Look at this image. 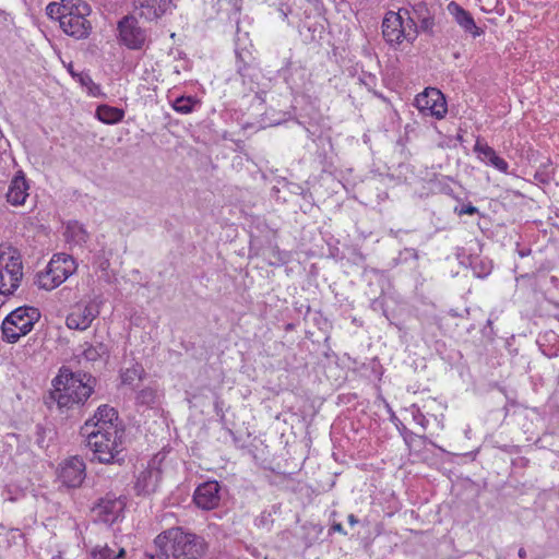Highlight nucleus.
Returning <instances> with one entry per match:
<instances>
[{
    "label": "nucleus",
    "instance_id": "5",
    "mask_svg": "<svg viewBox=\"0 0 559 559\" xmlns=\"http://www.w3.org/2000/svg\"><path fill=\"white\" fill-rule=\"evenodd\" d=\"M381 28L383 39L393 49H397L403 41L413 44L418 37L417 25L412 20L406 21L402 9L386 12Z\"/></svg>",
    "mask_w": 559,
    "mask_h": 559
},
{
    "label": "nucleus",
    "instance_id": "2",
    "mask_svg": "<svg viewBox=\"0 0 559 559\" xmlns=\"http://www.w3.org/2000/svg\"><path fill=\"white\" fill-rule=\"evenodd\" d=\"M96 379L86 372H72L62 367L52 380L51 399L59 408H72L84 404L93 394Z\"/></svg>",
    "mask_w": 559,
    "mask_h": 559
},
{
    "label": "nucleus",
    "instance_id": "12",
    "mask_svg": "<svg viewBox=\"0 0 559 559\" xmlns=\"http://www.w3.org/2000/svg\"><path fill=\"white\" fill-rule=\"evenodd\" d=\"M124 507L126 501L122 497H116L112 493H107L95 504L93 513L96 521L106 525H111L122 516Z\"/></svg>",
    "mask_w": 559,
    "mask_h": 559
},
{
    "label": "nucleus",
    "instance_id": "31",
    "mask_svg": "<svg viewBox=\"0 0 559 559\" xmlns=\"http://www.w3.org/2000/svg\"><path fill=\"white\" fill-rule=\"evenodd\" d=\"M406 411L411 414L413 420L417 425H419L423 428V430L425 431L428 427L429 421L426 418V416L424 415V413L421 412L420 407L416 404H412Z\"/></svg>",
    "mask_w": 559,
    "mask_h": 559
},
{
    "label": "nucleus",
    "instance_id": "18",
    "mask_svg": "<svg viewBox=\"0 0 559 559\" xmlns=\"http://www.w3.org/2000/svg\"><path fill=\"white\" fill-rule=\"evenodd\" d=\"M29 183L23 170H19L12 177L5 194L7 202L12 206H21L28 197Z\"/></svg>",
    "mask_w": 559,
    "mask_h": 559
},
{
    "label": "nucleus",
    "instance_id": "16",
    "mask_svg": "<svg viewBox=\"0 0 559 559\" xmlns=\"http://www.w3.org/2000/svg\"><path fill=\"white\" fill-rule=\"evenodd\" d=\"M85 462L80 456H72L64 461L59 472V478L67 487H80L86 477Z\"/></svg>",
    "mask_w": 559,
    "mask_h": 559
},
{
    "label": "nucleus",
    "instance_id": "26",
    "mask_svg": "<svg viewBox=\"0 0 559 559\" xmlns=\"http://www.w3.org/2000/svg\"><path fill=\"white\" fill-rule=\"evenodd\" d=\"M66 237L69 242L83 245L88 240V233L79 222H69L66 228Z\"/></svg>",
    "mask_w": 559,
    "mask_h": 559
},
{
    "label": "nucleus",
    "instance_id": "24",
    "mask_svg": "<svg viewBox=\"0 0 559 559\" xmlns=\"http://www.w3.org/2000/svg\"><path fill=\"white\" fill-rule=\"evenodd\" d=\"M68 72L81 86L86 88L88 95L93 97L100 95V86L93 81L88 72L75 71L72 63L68 66Z\"/></svg>",
    "mask_w": 559,
    "mask_h": 559
},
{
    "label": "nucleus",
    "instance_id": "10",
    "mask_svg": "<svg viewBox=\"0 0 559 559\" xmlns=\"http://www.w3.org/2000/svg\"><path fill=\"white\" fill-rule=\"evenodd\" d=\"M99 305L96 301L78 302L66 318V325L70 330L85 331L99 316Z\"/></svg>",
    "mask_w": 559,
    "mask_h": 559
},
{
    "label": "nucleus",
    "instance_id": "33",
    "mask_svg": "<svg viewBox=\"0 0 559 559\" xmlns=\"http://www.w3.org/2000/svg\"><path fill=\"white\" fill-rule=\"evenodd\" d=\"M330 532H336V533H340V534H343V535H347V532L344 530V527H343V525L341 523H334L331 526Z\"/></svg>",
    "mask_w": 559,
    "mask_h": 559
},
{
    "label": "nucleus",
    "instance_id": "32",
    "mask_svg": "<svg viewBox=\"0 0 559 559\" xmlns=\"http://www.w3.org/2000/svg\"><path fill=\"white\" fill-rule=\"evenodd\" d=\"M454 212L459 215H474L478 213V209L474 206L472 203L463 204L461 206H456Z\"/></svg>",
    "mask_w": 559,
    "mask_h": 559
},
{
    "label": "nucleus",
    "instance_id": "17",
    "mask_svg": "<svg viewBox=\"0 0 559 559\" xmlns=\"http://www.w3.org/2000/svg\"><path fill=\"white\" fill-rule=\"evenodd\" d=\"M139 15L146 21H156L167 13H171L175 4L173 0H133Z\"/></svg>",
    "mask_w": 559,
    "mask_h": 559
},
{
    "label": "nucleus",
    "instance_id": "21",
    "mask_svg": "<svg viewBox=\"0 0 559 559\" xmlns=\"http://www.w3.org/2000/svg\"><path fill=\"white\" fill-rule=\"evenodd\" d=\"M474 152L478 155V158L498 169L499 171L507 174L509 170V164L506 159L500 157L496 151L489 146L486 142L480 139H477Z\"/></svg>",
    "mask_w": 559,
    "mask_h": 559
},
{
    "label": "nucleus",
    "instance_id": "22",
    "mask_svg": "<svg viewBox=\"0 0 559 559\" xmlns=\"http://www.w3.org/2000/svg\"><path fill=\"white\" fill-rule=\"evenodd\" d=\"M236 71L242 78L243 82L246 79H252L255 74L257 63L252 52L247 48L236 47Z\"/></svg>",
    "mask_w": 559,
    "mask_h": 559
},
{
    "label": "nucleus",
    "instance_id": "36",
    "mask_svg": "<svg viewBox=\"0 0 559 559\" xmlns=\"http://www.w3.org/2000/svg\"><path fill=\"white\" fill-rule=\"evenodd\" d=\"M531 253V249H522L519 251V254L523 258Z\"/></svg>",
    "mask_w": 559,
    "mask_h": 559
},
{
    "label": "nucleus",
    "instance_id": "19",
    "mask_svg": "<svg viewBox=\"0 0 559 559\" xmlns=\"http://www.w3.org/2000/svg\"><path fill=\"white\" fill-rule=\"evenodd\" d=\"M162 471L155 466H147L141 471L134 484V490L139 496H150L154 493L159 485Z\"/></svg>",
    "mask_w": 559,
    "mask_h": 559
},
{
    "label": "nucleus",
    "instance_id": "34",
    "mask_svg": "<svg viewBox=\"0 0 559 559\" xmlns=\"http://www.w3.org/2000/svg\"><path fill=\"white\" fill-rule=\"evenodd\" d=\"M347 520L350 525H356L358 523V519L354 514H349Z\"/></svg>",
    "mask_w": 559,
    "mask_h": 559
},
{
    "label": "nucleus",
    "instance_id": "30",
    "mask_svg": "<svg viewBox=\"0 0 559 559\" xmlns=\"http://www.w3.org/2000/svg\"><path fill=\"white\" fill-rule=\"evenodd\" d=\"M144 370L141 365L135 364L130 368H126L121 371L120 378L123 384H132L134 381L142 378Z\"/></svg>",
    "mask_w": 559,
    "mask_h": 559
},
{
    "label": "nucleus",
    "instance_id": "23",
    "mask_svg": "<svg viewBox=\"0 0 559 559\" xmlns=\"http://www.w3.org/2000/svg\"><path fill=\"white\" fill-rule=\"evenodd\" d=\"M81 356L90 362H95L103 358H108L110 354L109 346L104 342L88 343L84 342L81 345Z\"/></svg>",
    "mask_w": 559,
    "mask_h": 559
},
{
    "label": "nucleus",
    "instance_id": "28",
    "mask_svg": "<svg viewBox=\"0 0 559 559\" xmlns=\"http://www.w3.org/2000/svg\"><path fill=\"white\" fill-rule=\"evenodd\" d=\"M199 104V100L193 96H179L173 103L175 111L188 115L194 110V107Z\"/></svg>",
    "mask_w": 559,
    "mask_h": 559
},
{
    "label": "nucleus",
    "instance_id": "15",
    "mask_svg": "<svg viewBox=\"0 0 559 559\" xmlns=\"http://www.w3.org/2000/svg\"><path fill=\"white\" fill-rule=\"evenodd\" d=\"M195 506L202 510H213L221 502V485L216 480H207L199 485L193 493Z\"/></svg>",
    "mask_w": 559,
    "mask_h": 559
},
{
    "label": "nucleus",
    "instance_id": "1",
    "mask_svg": "<svg viewBox=\"0 0 559 559\" xmlns=\"http://www.w3.org/2000/svg\"><path fill=\"white\" fill-rule=\"evenodd\" d=\"M154 552H146L151 559H199L206 549L201 536L175 526L159 533L153 540Z\"/></svg>",
    "mask_w": 559,
    "mask_h": 559
},
{
    "label": "nucleus",
    "instance_id": "6",
    "mask_svg": "<svg viewBox=\"0 0 559 559\" xmlns=\"http://www.w3.org/2000/svg\"><path fill=\"white\" fill-rule=\"evenodd\" d=\"M78 264L74 258L67 253H55L44 271L36 275L35 284L45 290H52L75 273Z\"/></svg>",
    "mask_w": 559,
    "mask_h": 559
},
{
    "label": "nucleus",
    "instance_id": "14",
    "mask_svg": "<svg viewBox=\"0 0 559 559\" xmlns=\"http://www.w3.org/2000/svg\"><path fill=\"white\" fill-rule=\"evenodd\" d=\"M402 12L406 16V21L412 20L418 28V33L432 34L435 23V14L431 12L427 3L420 1L412 4L411 9L402 8Z\"/></svg>",
    "mask_w": 559,
    "mask_h": 559
},
{
    "label": "nucleus",
    "instance_id": "37",
    "mask_svg": "<svg viewBox=\"0 0 559 559\" xmlns=\"http://www.w3.org/2000/svg\"><path fill=\"white\" fill-rule=\"evenodd\" d=\"M401 426L402 428L400 430L402 435H412V432L408 431V429L403 424H401Z\"/></svg>",
    "mask_w": 559,
    "mask_h": 559
},
{
    "label": "nucleus",
    "instance_id": "7",
    "mask_svg": "<svg viewBox=\"0 0 559 559\" xmlns=\"http://www.w3.org/2000/svg\"><path fill=\"white\" fill-rule=\"evenodd\" d=\"M40 319V312L35 307H19L11 311L2 321V340L9 344L16 343L28 334Z\"/></svg>",
    "mask_w": 559,
    "mask_h": 559
},
{
    "label": "nucleus",
    "instance_id": "27",
    "mask_svg": "<svg viewBox=\"0 0 559 559\" xmlns=\"http://www.w3.org/2000/svg\"><path fill=\"white\" fill-rule=\"evenodd\" d=\"M135 402L138 405H143L153 408L155 405L159 403V394L157 389L151 385L141 389L136 393Z\"/></svg>",
    "mask_w": 559,
    "mask_h": 559
},
{
    "label": "nucleus",
    "instance_id": "13",
    "mask_svg": "<svg viewBox=\"0 0 559 559\" xmlns=\"http://www.w3.org/2000/svg\"><path fill=\"white\" fill-rule=\"evenodd\" d=\"M23 277V264L20 255H10L3 267H0V294L13 295L20 287Z\"/></svg>",
    "mask_w": 559,
    "mask_h": 559
},
{
    "label": "nucleus",
    "instance_id": "25",
    "mask_svg": "<svg viewBox=\"0 0 559 559\" xmlns=\"http://www.w3.org/2000/svg\"><path fill=\"white\" fill-rule=\"evenodd\" d=\"M96 117L106 124H115L122 121L124 111L109 105H99L96 109Z\"/></svg>",
    "mask_w": 559,
    "mask_h": 559
},
{
    "label": "nucleus",
    "instance_id": "20",
    "mask_svg": "<svg viewBox=\"0 0 559 559\" xmlns=\"http://www.w3.org/2000/svg\"><path fill=\"white\" fill-rule=\"evenodd\" d=\"M448 12L453 16L454 21L474 37L480 36L483 31L476 25L472 14L455 1H451L447 5Z\"/></svg>",
    "mask_w": 559,
    "mask_h": 559
},
{
    "label": "nucleus",
    "instance_id": "4",
    "mask_svg": "<svg viewBox=\"0 0 559 559\" xmlns=\"http://www.w3.org/2000/svg\"><path fill=\"white\" fill-rule=\"evenodd\" d=\"M85 445L92 452V461L100 464L124 463L126 456V429L107 435L92 436L83 439Z\"/></svg>",
    "mask_w": 559,
    "mask_h": 559
},
{
    "label": "nucleus",
    "instance_id": "11",
    "mask_svg": "<svg viewBox=\"0 0 559 559\" xmlns=\"http://www.w3.org/2000/svg\"><path fill=\"white\" fill-rule=\"evenodd\" d=\"M415 105L425 116L441 119L445 116L448 108L444 95L437 88L428 87L415 98Z\"/></svg>",
    "mask_w": 559,
    "mask_h": 559
},
{
    "label": "nucleus",
    "instance_id": "29",
    "mask_svg": "<svg viewBox=\"0 0 559 559\" xmlns=\"http://www.w3.org/2000/svg\"><path fill=\"white\" fill-rule=\"evenodd\" d=\"M124 555L126 551L123 548H120L118 552H116L106 545L104 547L93 549L91 552V559H120L123 558Z\"/></svg>",
    "mask_w": 559,
    "mask_h": 559
},
{
    "label": "nucleus",
    "instance_id": "9",
    "mask_svg": "<svg viewBox=\"0 0 559 559\" xmlns=\"http://www.w3.org/2000/svg\"><path fill=\"white\" fill-rule=\"evenodd\" d=\"M119 41L132 50H140L146 43V32L139 25L133 15L123 16L118 22Z\"/></svg>",
    "mask_w": 559,
    "mask_h": 559
},
{
    "label": "nucleus",
    "instance_id": "3",
    "mask_svg": "<svg viewBox=\"0 0 559 559\" xmlns=\"http://www.w3.org/2000/svg\"><path fill=\"white\" fill-rule=\"evenodd\" d=\"M91 7L83 0H61L60 3L50 2L46 13L50 19L58 20L60 28L74 39L87 38L92 32V24L87 20Z\"/></svg>",
    "mask_w": 559,
    "mask_h": 559
},
{
    "label": "nucleus",
    "instance_id": "38",
    "mask_svg": "<svg viewBox=\"0 0 559 559\" xmlns=\"http://www.w3.org/2000/svg\"><path fill=\"white\" fill-rule=\"evenodd\" d=\"M377 304H379V299H374V300L372 301V305H373V306H374V305H377Z\"/></svg>",
    "mask_w": 559,
    "mask_h": 559
},
{
    "label": "nucleus",
    "instance_id": "8",
    "mask_svg": "<svg viewBox=\"0 0 559 559\" xmlns=\"http://www.w3.org/2000/svg\"><path fill=\"white\" fill-rule=\"evenodd\" d=\"M122 421L119 419L118 412L107 405H100L95 411L93 417L88 418L80 428V436L83 439L92 436L107 435V432H118L124 430Z\"/></svg>",
    "mask_w": 559,
    "mask_h": 559
},
{
    "label": "nucleus",
    "instance_id": "35",
    "mask_svg": "<svg viewBox=\"0 0 559 559\" xmlns=\"http://www.w3.org/2000/svg\"><path fill=\"white\" fill-rule=\"evenodd\" d=\"M518 556H519L521 559L526 558V550H525L523 547H521V548L519 549V551H518Z\"/></svg>",
    "mask_w": 559,
    "mask_h": 559
}]
</instances>
